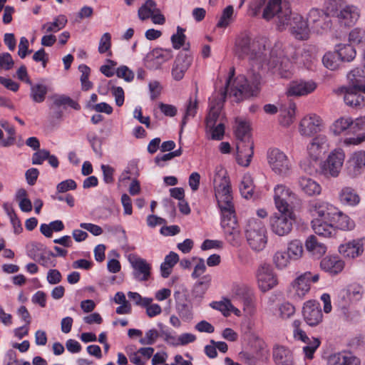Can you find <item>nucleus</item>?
<instances>
[{
    "label": "nucleus",
    "instance_id": "4",
    "mask_svg": "<svg viewBox=\"0 0 365 365\" xmlns=\"http://www.w3.org/2000/svg\"><path fill=\"white\" fill-rule=\"evenodd\" d=\"M297 59V51L292 47L282 50L278 46L272 48L267 61L268 69L282 78H289L292 74L293 62Z\"/></svg>",
    "mask_w": 365,
    "mask_h": 365
},
{
    "label": "nucleus",
    "instance_id": "40",
    "mask_svg": "<svg viewBox=\"0 0 365 365\" xmlns=\"http://www.w3.org/2000/svg\"><path fill=\"white\" fill-rule=\"evenodd\" d=\"M293 260L285 250L276 251L272 256V262L279 270H284L289 267Z\"/></svg>",
    "mask_w": 365,
    "mask_h": 365
},
{
    "label": "nucleus",
    "instance_id": "46",
    "mask_svg": "<svg viewBox=\"0 0 365 365\" xmlns=\"http://www.w3.org/2000/svg\"><path fill=\"white\" fill-rule=\"evenodd\" d=\"M354 227V221L347 215L343 213L339 210V215H337L334 221V229L338 228L341 230H351Z\"/></svg>",
    "mask_w": 365,
    "mask_h": 365
},
{
    "label": "nucleus",
    "instance_id": "58",
    "mask_svg": "<svg viewBox=\"0 0 365 365\" xmlns=\"http://www.w3.org/2000/svg\"><path fill=\"white\" fill-rule=\"evenodd\" d=\"M233 7L232 6H227L222 11V14L218 21L217 26L218 27L224 28L229 25L231 17L233 14Z\"/></svg>",
    "mask_w": 365,
    "mask_h": 365
},
{
    "label": "nucleus",
    "instance_id": "25",
    "mask_svg": "<svg viewBox=\"0 0 365 365\" xmlns=\"http://www.w3.org/2000/svg\"><path fill=\"white\" fill-rule=\"evenodd\" d=\"M365 247V238L353 240L341 245L339 251L344 257L354 259L362 254Z\"/></svg>",
    "mask_w": 365,
    "mask_h": 365
},
{
    "label": "nucleus",
    "instance_id": "9",
    "mask_svg": "<svg viewBox=\"0 0 365 365\" xmlns=\"http://www.w3.org/2000/svg\"><path fill=\"white\" fill-rule=\"evenodd\" d=\"M307 211L312 219H320L327 222H334L339 215V209L322 200H310L307 205Z\"/></svg>",
    "mask_w": 365,
    "mask_h": 365
},
{
    "label": "nucleus",
    "instance_id": "13",
    "mask_svg": "<svg viewBox=\"0 0 365 365\" xmlns=\"http://www.w3.org/2000/svg\"><path fill=\"white\" fill-rule=\"evenodd\" d=\"M300 325L301 322L299 320H294L293 322V335L295 339L300 340L306 344L303 347V351L307 359H312L315 351L320 345V341L317 338H309L306 333L300 328Z\"/></svg>",
    "mask_w": 365,
    "mask_h": 365
},
{
    "label": "nucleus",
    "instance_id": "15",
    "mask_svg": "<svg viewBox=\"0 0 365 365\" xmlns=\"http://www.w3.org/2000/svg\"><path fill=\"white\" fill-rule=\"evenodd\" d=\"M172 58L173 51L171 49L156 48L146 55L144 59L145 65L150 70H157Z\"/></svg>",
    "mask_w": 365,
    "mask_h": 365
},
{
    "label": "nucleus",
    "instance_id": "24",
    "mask_svg": "<svg viewBox=\"0 0 365 365\" xmlns=\"http://www.w3.org/2000/svg\"><path fill=\"white\" fill-rule=\"evenodd\" d=\"M192 58L187 53H180L174 61L171 74L174 80L180 81L192 63Z\"/></svg>",
    "mask_w": 365,
    "mask_h": 365
},
{
    "label": "nucleus",
    "instance_id": "54",
    "mask_svg": "<svg viewBox=\"0 0 365 365\" xmlns=\"http://www.w3.org/2000/svg\"><path fill=\"white\" fill-rule=\"evenodd\" d=\"M176 309L179 316L184 321H190L192 319L193 314L192 307L190 305L185 303L178 304Z\"/></svg>",
    "mask_w": 365,
    "mask_h": 365
},
{
    "label": "nucleus",
    "instance_id": "8",
    "mask_svg": "<svg viewBox=\"0 0 365 365\" xmlns=\"http://www.w3.org/2000/svg\"><path fill=\"white\" fill-rule=\"evenodd\" d=\"M294 222V214L291 210L279 211L269 217V227L274 235L284 237L291 232Z\"/></svg>",
    "mask_w": 365,
    "mask_h": 365
},
{
    "label": "nucleus",
    "instance_id": "55",
    "mask_svg": "<svg viewBox=\"0 0 365 365\" xmlns=\"http://www.w3.org/2000/svg\"><path fill=\"white\" fill-rule=\"evenodd\" d=\"M184 31L185 29L178 26L177 34L171 36V41L174 48L179 49L184 44L186 38Z\"/></svg>",
    "mask_w": 365,
    "mask_h": 365
},
{
    "label": "nucleus",
    "instance_id": "42",
    "mask_svg": "<svg viewBox=\"0 0 365 365\" xmlns=\"http://www.w3.org/2000/svg\"><path fill=\"white\" fill-rule=\"evenodd\" d=\"M67 18L64 15H58L52 22H46L41 26V30L46 33H56L63 29L67 24Z\"/></svg>",
    "mask_w": 365,
    "mask_h": 365
},
{
    "label": "nucleus",
    "instance_id": "31",
    "mask_svg": "<svg viewBox=\"0 0 365 365\" xmlns=\"http://www.w3.org/2000/svg\"><path fill=\"white\" fill-rule=\"evenodd\" d=\"M272 354L277 365H295L292 351L285 346L276 345Z\"/></svg>",
    "mask_w": 365,
    "mask_h": 365
},
{
    "label": "nucleus",
    "instance_id": "47",
    "mask_svg": "<svg viewBox=\"0 0 365 365\" xmlns=\"http://www.w3.org/2000/svg\"><path fill=\"white\" fill-rule=\"evenodd\" d=\"M160 9L157 7V4L153 0H147L143 5L138 9V17L144 21L150 18L155 12H158Z\"/></svg>",
    "mask_w": 365,
    "mask_h": 365
},
{
    "label": "nucleus",
    "instance_id": "23",
    "mask_svg": "<svg viewBox=\"0 0 365 365\" xmlns=\"http://www.w3.org/2000/svg\"><path fill=\"white\" fill-rule=\"evenodd\" d=\"M294 197V194L284 185H277L274 189V200L278 211L291 210L288 200Z\"/></svg>",
    "mask_w": 365,
    "mask_h": 365
},
{
    "label": "nucleus",
    "instance_id": "62",
    "mask_svg": "<svg viewBox=\"0 0 365 365\" xmlns=\"http://www.w3.org/2000/svg\"><path fill=\"white\" fill-rule=\"evenodd\" d=\"M29 257L31 258H32L34 260L40 263L41 265H43L44 267H48L50 263V261H51V257H56V255L53 252H48L47 254L42 253L40 255H34L33 256L31 255V253L30 252Z\"/></svg>",
    "mask_w": 365,
    "mask_h": 365
},
{
    "label": "nucleus",
    "instance_id": "20",
    "mask_svg": "<svg viewBox=\"0 0 365 365\" xmlns=\"http://www.w3.org/2000/svg\"><path fill=\"white\" fill-rule=\"evenodd\" d=\"M221 226L227 242L232 245H237L240 238V230L235 213L222 216Z\"/></svg>",
    "mask_w": 365,
    "mask_h": 365
},
{
    "label": "nucleus",
    "instance_id": "11",
    "mask_svg": "<svg viewBox=\"0 0 365 365\" xmlns=\"http://www.w3.org/2000/svg\"><path fill=\"white\" fill-rule=\"evenodd\" d=\"M319 279V274H312L306 272L298 276L292 283V292L296 299H302L310 289V282H317Z\"/></svg>",
    "mask_w": 365,
    "mask_h": 365
},
{
    "label": "nucleus",
    "instance_id": "60",
    "mask_svg": "<svg viewBox=\"0 0 365 365\" xmlns=\"http://www.w3.org/2000/svg\"><path fill=\"white\" fill-rule=\"evenodd\" d=\"M158 336V331L155 329H152L146 331L145 337L141 338L139 342L141 344L152 345L155 342Z\"/></svg>",
    "mask_w": 365,
    "mask_h": 365
},
{
    "label": "nucleus",
    "instance_id": "6",
    "mask_svg": "<svg viewBox=\"0 0 365 365\" xmlns=\"http://www.w3.org/2000/svg\"><path fill=\"white\" fill-rule=\"evenodd\" d=\"M276 16L278 19L277 27L279 30H283L289 26L291 32L297 38L304 40L308 38L309 24L303 19L301 15L292 13L290 8H285Z\"/></svg>",
    "mask_w": 365,
    "mask_h": 365
},
{
    "label": "nucleus",
    "instance_id": "44",
    "mask_svg": "<svg viewBox=\"0 0 365 365\" xmlns=\"http://www.w3.org/2000/svg\"><path fill=\"white\" fill-rule=\"evenodd\" d=\"M178 255L174 252H170L166 255L164 262L160 265L161 275L163 278H168L171 274L172 269L178 262Z\"/></svg>",
    "mask_w": 365,
    "mask_h": 365
},
{
    "label": "nucleus",
    "instance_id": "10",
    "mask_svg": "<svg viewBox=\"0 0 365 365\" xmlns=\"http://www.w3.org/2000/svg\"><path fill=\"white\" fill-rule=\"evenodd\" d=\"M345 159L342 149L332 150L327 158L320 165V172L326 178H337L341 172Z\"/></svg>",
    "mask_w": 365,
    "mask_h": 365
},
{
    "label": "nucleus",
    "instance_id": "21",
    "mask_svg": "<svg viewBox=\"0 0 365 365\" xmlns=\"http://www.w3.org/2000/svg\"><path fill=\"white\" fill-rule=\"evenodd\" d=\"M128 260L133 269L134 279L139 282L148 280L150 276V264L145 259L135 255H130Z\"/></svg>",
    "mask_w": 365,
    "mask_h": 365
},
{
    "label": "nucleus",
    "instance_id": "18",
    "mask_svg": "<svg viewBox=\"0 0 365 365\" xmlns=\"http://www.w3.org/2000/svg\"><path fill=\"white\" fill-rule=\"evenodd\" d=\"M329 148L327 137L325 135H318L307 145L308 156L311 160L317 162L329 150Z\"/></svg>",
    "mask_w": 365,
    "mask_h": 365
},
{
    "label": "nucleus",
    "instance_id": "33",
    "mask_svg": "<svg viewBox=\"0 0 365 365\" xmlns=\"http://www.w3.org/2000/svg\"><path fill=\"white\" fill-rule=\"evenodd\" d=\"M311 225L314 232L320 236L327 237L334 232V222H327L320 219H312Z\"/></svg>",
    "mask_w": 365,
    "mask_h": 365
},
{
    "label": "nucleus",
    "instance_id": "28",
    "mask_svg": "<svg viewBox=\"0 0 365 365\" xmlns=\"http://www.w3.org/2000/svg\"><path fill=\"white\" fill-rule=\"evenodd\" d=\"M364 294V289L358 283L347 285L341 291V297L346 304H355L359 302Z\"/></svg>",
    "mask_w": 365,
    "mask_h": 365
},
{
    "label": "nucleus",
    "instance_id": "45",
    "mask_svg": "<svg viewBox=\"0 0 365 365\" xmlns=\"http://www.w3.org/2000/svg\"><path fill=\"white\" fill-rule=\"evenodd\" d=\"M351 123L352 119L351 118L341 117L332 124L331 130L335 135H340L346 130L351 133Z\"/></svg>",
    "mask_w": 365,
    "mask_h": 365
},
{
    "label": "nucleus",
    "instance_id": "38",
    "mask_svg": "<svg viewBox=\"0 0 365 365\" xmlns=\"http://www.w3.org/2000/svg\"><path fill=\"white\" fill-rule=\"evenodd\" d=\"M299 185L302 190L309 196L319 195L322 191L320 185L309 178H300Z\"/></svg>",
    "mask_w": 365,
    "mask_h": 365
},
{
    "label": "nucleus",
    "instance_id": "53",
    "mask_svg": "<svg viewBox=\"0 0 365 365\" xmlns=\"http://www.w3.org/2000/svg\"><path fill=\"white\" fill-rule=\"evenodd\" d=\"M197 99H195L192 101L191 98L189 100L186 108H185V113L183 116L181 127L182 128L186 125L187 121L189 118H193L195 114L197 113Z\"/></svg>",
    "mask_w": 365,
    "mask_h": 365
},
{
    "label": "nucleus",
    "instance_id": "7",
    "mask_svg": "<svg viewBox=\"0 0 365 365\" xmlns=\"http://www.w3.org/2000/svg\"><path fill=\"white\" fill-rule=\"evenodd\" d=\"M245 232L247 241L253 250L259 252L264 249L267 243V232L265 225L261 220H248Z\"/></svg>",
    "mask_w": 365,
    "mask_h": 365
},
{
    "label": "nucleus",
    "instance_id": "34",
    "mask_svg": "<svg viewBox=\"0 0 365 365\" xmlns=\"http://www.w3.org/2000/svg\"><path fill=\"white\" fill-rule=\"evenodd\" d=\"M344 263L338 257H326L322 259L320 267L331 274H337L344 269Z\"/></svg>",
    "mask_w": 365,
    "mask_h": 365
},
{
    "label": "nucleus",
    "instance_id": "61",
    "mask_svg": "<svg viewBox=\"0 0 365 365\" xmlns=\"http://www.w3.org/2000/svg\"><path fill=\"white\" fill-rule=\"evenodd\" d=\"M76 187V182L73 180L68 179L59 182L56 186V190L58 192L63 193L68 190H73Z\"/></svg>",
    "mask_w": 365,
    "mask_h": 365
},
{
    "label": "nucleus",
    "instance_id": "5",
    "mask_svg": "<svg viewBox=\"0 0 365 365\" xmlns=\"http://www.w3.org/2000/svg\"><path fill=\"white\" fill-rule=\"evenodd\" d=\"M365 72L355 68L347 75L349 86L345 88L344 100L346 105L360 108L365 106V99L361 93H365Z\"/></svg>",
    "mask_w": 365,
    "mask_h": 365
},
{
    "label": "nucleus",
    "instance_id": "63",
    "mask_svg": "<svg viewBox=\"0 0 365 365\" xmlns=\"http://www.w3.org/2000/svg\"><path fill=\"white\" fill-rule=\"evenodd\" d=\"M111 46V36L109 33H105L101 38L98 52L100 53H104L108 51Z\"/></svg>",
    "mask_w": 365,
    "mask_h": 365
},
{
    "label": "nucleus",
    "instance_id": "36",
    "mask_svg": "<svg viewBox=\"0 0 365 365\" xmlns=\"http://www.w3.org/2000/svg\"><path fill=\"white\" fill-rule=\"evenodd\" d=\"M307 250L314 257L319 258L327 252V247L318 241L314 235L309 236L305 242Z\"/></svg>",
    "mask_w": 365,
    "mask_h": 365
},
{
    "label": "nucleus",
    "instance_id": "2",
    "mask_svg": "<svg viewBox=\"0 0 365 365\" xmlns=\"http://www.w3.org/2000/svg\"><path fill=\"white\" fill-rule=\"evenodd\" d=\"M265 50L264 40L252 38L247 34H241L235 41V55L240 58H248L251 68L260 72L265 61Z\"/></svg>",
    "mask_w": 365,
    "mask_h": 365
},
{
    "label": "nucleus",
    "instance_id": "16",
    "mask_svg": "<svg viewBox=\"0 0 365 365\" xmlns=\"http://www.w3.org/2000/svg\"><path fill=\"white\" fill-rule=\"evenodd\" d=\"M324 128V123L320 116L312 113L304 116L300 121L299 131L302 135L311 136L320 133Z\"/></svg>",
    "mask_w": 365,
    "mask_h": 365
},
{
    "label": "nucleus",
    "instance_id": "22",
    "mask_svg": "<svg viewBox=\"0 0 365 365\" xmlns=\"http://www.w3.org/2000/svg\"><path fill=\"white\" fill-rule=\"evenodd\" d=\"M347 174L356 178L361 174L365 168V151L359 150L353 153L346 164Z\"/></svg>",
    "mask_w": 365,
    "mask_h": 365
},
{
    "label": "nucleus",
    "instance_id": "51",
    "mask_svg": "<svg viewBox=\"0 0 365 365\" xmlns=\"http://www.w3.org/2000/svg\"><path fill=\"white\" fill-rule=\"evenodd\" d=\"M53 105L56 107L68 106L76 110L81 109L80 105L76 101L64 95L54 96L53 97Z\"/></svg>",
    "mask_w": 365,
    "mask_h": 365
},
{
    "label": "nucleus",
    "instance_id": "59",
    "mask_svg": "<svg viewBox=\"0 0 365 365\" xmlns=\"http://www.w3.org/2000/svg\"><path fill=\"white\" fill-rule=\"evenodd\" d=\"M128 297L129 299H132L136 305L138 306L144 307L148 305L153 302L152 298H143L138 292H129L128 293Z\"/></svg>",
    "mask_w": 365,
    "mask_h": 365
},
{
    "label": "nucleus",
    "instance_id": "57",
    "mask_svg": "<svg viewBox=\"0 0 365 365\" xmlns=\"http://www.w3.org/2000/svg\"><path fill=\"white\" fill-rule=\"evenodd\" d=\"M279 316L282 319H287L291 317L295 312L294 307L289 303L284 302L278 307Z\"/></svg>",
    "mask_w": 365,
    "mask_h": 365
},
{
    "label": "nucleus",
    "instance_id": "26",
    "mask_svg": "<svg viewBox=\"0 0 365 365\" xmlns=\"http://www.w3.org/2000/svg\"><path fill=\"white\" fill-rule=\"evenodd\" d=\"M254 155L253 141L237 142L236 160L240 165L248 167Z\"/></svg>",
    "mask_w": 365,
    "mask_h": 365
},
{
    "label": "nucleus",
    "instance_id": "19",
    "mask_svg": "<svg viewBox=\"0 0 365 365\" xmlns=\"http://www.w3.org/2000/svg\"><path fill=\"white\" fill-rule=\"evenodd\" d=\"M257 279L259 289L262 292H267L277 284V277L272 267L268 264H262L257 271Z\"/></svg>",
    "mask_w": 365,
    "mask_h": 365
},
{
    "label": "nucleus",
    "instance_id": "1",
    "mask_svg": "<svg viewBox=\"0 0 365 365\" xmlns=\"http://www.w3.org/2000/svg\"><path fill=\"white\" fill-rule=\"evenodd\" d=\"M234 76L235 68L232 67L225 89L220 93L222 101H225L227 93L230 96H233L236 101H241L257 94L262 81V73L259 71L250 68L246 76L240 75L232 81Z\"/></svg>",
    "mask_w": 365,
    "mask_h": 365
},
{
    "label": "nucleus",
    "instance_id": "50",
    "mask_svg": "<svg viewBox=\"0 0 365 365\" xmlns=\"http://www.w3.org/2000/svg\"><path fill=\"white\" fill-rule=\"evenodd\" d=\"M224 102L225 101H222L220 97L219 101L216 103L217 107H215V105L211 106L210 112L206 118L207 128H213L217 124L220 116V108Z\"/></svg>",
    "mask_w": 365,
    "mask_h": 365
},
{
    "label": "nucleus",
    "instance_id": "32",
    "mask_svg": "<svg viewBox=\"0 0 365 365\" xmlns=\"http://www.w3.org/2000/svg\"><path fill=\"white\" fill-rule=\"evenodd\" d=\"M293 0H269L268 4L264 9L262 16L267 20L271 19L275 15H277L281 10L285 8H289L287 4Z\"/></svg>",
    "mask_w": 365,
    "mask_h": 365
},
{
    "label": "nucleus",
    "instance_id": "30",
    "mask_svg": "<svg viewBox=\"0 0 365 365\" xmlns=\"http://www.w3.org/2000/svg\"><path fill=\"white\" fill-rule=\"evenodd\" d=\"M327 364L361 365V360L351 352H339L329 356L327 359Z\"/></svg>",
    "mask_w": 365,
    "mask_h": 365
},
{
    "label": "nucleus",
    "instance_id": "56",
    "mask_svg": "<svg viewBox=\"0 0 365 365\" xmlns=\"http://www.w3.org/2000/svg\"><path fill=\"white\" fill-rule=\"evenodd\" d=\"M210 306L217 310L220 311L225 317L230 314V309L232 308V304L229 299H225L220 302H213Z\"/></svg>",
    "mask_w": 365,
    "mask_h": 365
},
{
    "label": "nucleus",
    "instance_id": "52",
    "mask_svg": "<svg viewBox=\"0 0 365 365\" xmlns=\"http://www.w3.org/2000/svg\"><path fill=\"white\" fill-rule=\"evenodd\" d=\"M340 59L336 53L328 52L324 54L322 58L323 64L329 70L334 71L339 68Z\"/></svg>",
    "mask_w": 365,
    "mask_h": 365
},
{
    "label": "nucleus",
    "instance_id": "29",
    "mask_svg": "<svg viewBox=\"0 0 365 365\" xmlns=\"http://www.w3.org/2000/svg\"><path fill=\"white\" fill-rule=\"evenodd\" d=\"M317 88V84L312 81L292 82L287 93L289 96H306L313 92Z\"/></svg>",
    "mask_w": 365,
    "mask_h": 365
},
{
    "label": "nucleus",
    "instance_id": "49",
    "mask_svg": "<svg viewBox=\"0 0 365 365\" xmlns=\"http://www.w3.org/2000/svg\"><path fill=\"white\" fill-rule=\"evenodd\" d=\"M287 252L292 257L293 261L298 260L303 255V246L302 243L298 240H294L289 242L287 245Z\"/></svg>",
    "mask_w": 365,
    "mask_h": 365
},
{
    "label": "nucleus",
    "instance_id": "39",
    "mask_svg": "<svg viewBox=\"0 0 365 365\" xmlns=\"http://www.w3.org/2000/svg\"><path fill=\"white\" fill-rule=\"evenodd\" d=\"M235 136L237 142L247 143L252 141L250 136V124L246 120L242 119L236 120Z\"/></svg>",
    "mask_w": 365,
    "mask_h": 365
},
{
    "label": "nucleus",
    "instance_id": "14",
    "mask_svg": "<svg viewBox=\"0 0 365 365\" xmlns=\"http://www.w3.org/2000/svg\"><path fill=\"white\" fill-rule=\"evenodd\" d=\"M307 22L312 29L320 33L329 30L331 26L329 15L323 10L312 9L307 16Z\"/></svg>",
    "mask_w": 365,
    "mask_h": 365
},
{
    "label": "nucleus",
    "instance_id": "41",
    "mask_svg": "<svg viewBox=\"0 0 365 365\" xmlns=\"http://www.w3.org/2000/svg\"><path fill=\"white\" fill-rule=\"evenodd\" d=\"M30 86V98L38 103L43 102L48 93V87L43 83H32Z\"/></svg>",
    "mask_w": 365,
    "mask_h": 365
},
{
    "label": "nucleus",
    "instance_id": "48",
    "mask_svg": "<svg viewBox=\"0 0 365 365\" xmlns=\"http://www.w3.org/2000/svg\"><path fill=\"white\" fill-rule=\"evenodd\" d=\"M253 179L250 174H245L240 185V191L242 196L246 199L251 198L254 191Z\"/></svg>",
    "mask_w": 365,
    "mask_h": 365
},
{
    "label": "nucleus",
    "instance_id": "43",
    "mask_svg": "<svg viewBox=\"0 0 365 365\" xmlns=\"http://www.w3.org/2000/svg\"><path fill=\"white\" fill-rule=\"evenodd\" d=\"M336 52L341 61L350 62L356 55V51L351 44H339L336 46Z\"/></svg>",
    "mask_w": 365,
    "mask_h": 365
},
{
    "label": "nucleus",
    "instance_id": "17",
    "mask_svg": "<svg viewBox=\"0 0 365 365\" xmlns=\"http://www.w3.org/2000/svg\"><path fill=\"white\" fill-rule=\"evenodd\" d=\"M302 315L304 322L310 327H316L323 320L320 304L314 300H309L304 304Z\"/></svg>",
    "mask_w": 365,
    "mask_h": 365
},
{
    "label": "nucleus",
    "instance_id": "37",
    "mask_svg": "<svg viewBox=\"0 0 365 365\" xmlns=\"http://www.w3.org/2000/svg\"><path fill=\"white\" fill-rule=\"evenodd\" d=\"M296 105L294 103L289 102L287 105H283L280 108L279 123L285 127L290 125L295 118Z\"/></svg>",
    "mask_w": 365,
    "mask_h": 365
},
{
    "label": "nucleus",
    "instance_id": "64",
    "mask_svg": "<svg viewBox=\"0 0 365 365\" xmlns=\"http://www.w3.org/2000/svg\"><path fill=\"white\" fill-rule=\"evenodd\" d=\"M116 75L118 78H123L127 82H130L133 78L134 74L126 66H121L116 70Z\"/></svg>",
    "mask_w": 365,
    "mask_h": 365
},
{
    "label": "nucleus",
    "instance_id": "12",
    "mask_svg": "<svg viewBox=\"0 0 365 365\" xmlns=\"http://www.w3.org/2000/svg\"><path fill=\"white\" fill-rule=\"evenodd\" d=\"M267 159L270 168L277 175H287L291 168L287 156L277 148L269 150Z\"/></svg>",
    "mask_w": 365,
    "mask_h": 365
},
{
    "label": "nucleus",
    "instance_id": "27",
    "mask_svg": "<svg viewBox=\"0 0 365 365\" xmlns=\"http://www.w3.org/2000/svg\"><path fill=\"white\" fill-rule=\"evenodd\" d=\"M360 16L359 9L354 5H344L340 8L337 17L346 26H353Z\"/></svg>",
    "mask_w": 365,
    "mask_h": 365
},
{
    "label": "nucleus",
    "instance_id": "3",
    "mask_svg": "<svg viewBox=\"0 0 365 365\" xmlns=\"http://www.w3.org/2000/svg\"><path fill=\"white\" fill-rule=\"evenodd\" d=\"M212 182L215 192V197L222 216L235 214V207L232 202L230 180L227 176V171L221 165L215 168Z\"/></svg>",
    "mask_w": 365,
    "mask_h": 365
},
{
    "label": "nucleus",
    "instance_id": "35",
    "mask_svg": "<svg viewBox=\"0 0 365 365\" xmlns=\"http://www.w3.org/2000/svg\"><path fill=\"white\" fill-rule=\"evenodd\" d=\"M341 204L345 206H355L360 202V197L351 187H342L338 194Z\"/></svg>",
    "mask_w": 365,
    "mask_h": 365
}]
</instances>
